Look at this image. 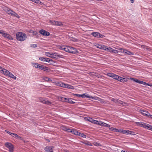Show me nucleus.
<instances>
[{"label": "nucleus", "mask_w": 152, "mask_h": 152, "mask_svg": "<svg viewBox=\"0 0 152 152\" xmlns=\"http://www.w3.org/2000/svg\"><path fill=\"white\" fill-rule=\"evenodd\" d=\"M26 35L24 33L18 32L16 33V38L18 41H23L26 39Z\"/></svg>", "instance_id": "obj_1"}, {"label": "nucleus", "mask_w": 152, "mask_h": 152, "mask_svg": "<svg viewBox=\"0 0 152 152\" xmlns=\"http://www.w3.org/2000/svg\"><path fill=\"white\" fill-rule=\"evenodd\" d=\"M0 34H2L4 37L7 38L9 40H12L13 39L10 35L5 32V31L3 30H0Z\"/></svg>", "instance_id": "obj_2"}, {"label": "nucleus", "mask_w": 152, "mask_h": 152, "mask_svg": "<svg viewBox=\"0 0 152 152\" xmlns=\"http://www.w3.org/2000/svg\"><path fill=\"white\" fill-rule=\"evenodd\" d=\"M5 146L9 149V152H13L14 148L13 145L10 143L6 142L5 144Z\"/></svg>", "instance_id": "obj_3"}, {"label": "nucleus", "mask_w": 152, "mask_h": 152, "mask_svg": "<svg viewBox=\"0 0 152 152\" xmlns=\"http://www.w3.org/2000/svg\"><path fill=\"white\" fill-rule=\"evenodd\" d=\"M60 87L63 88H67L69 89H73L74 88V87L69 84L61 82L60 86Z\"/></svg>", "instance_id": "obj_4"}, {"label": "nucleus", "mask_w": 152, "mask_h": 152, "mask_svg": "<svg viewBox=\"0 0 152 152\" xmlns=\"http://www.w3.org/2000/svg\"><path fill=\"white\" fill-rule=\"evenodd\" d=\"M91 34L97 38H102L105 37L104 35L101 34L99 32H92Z\"/></svg>", "instance_id": "obj_5"}, {"label": "nucleus", "mask_w": 152, "mask_h": 152, "mask_svg": "<svg viewBox=\"0 0 152 152\" xmlns=\"http://www.w3.org/2000/svg\"><path fill=\"white\" fill-rule=\"evenodd\" d=\"M111 99L112 101L115 103H117L119 104H122L123 105H125L126 104V103L125 102H124L118 99H115L113 98H112Z\"/></svg>", "instance_id": "obj_6"}, {"label": "nucleus", "mask_w": 152, "mask_h": 152, "mask_svg": "<svg viewBox=\"0 0 152 152\" xmlns=\"http://www.w3.org/2000/svg\"><path fill=\"white\" fill-rule=\"evenodd\" d=\"M107 75L116 80H117L119 76L112 73H107Z\"/></svg>", "instance_id": "obj_7"}, {"label": "nucleus", "mask_w": 152, "mask_h": 152, "mask_svg": "<svg viewBox=\"0 0 152 152\" xmlns=\"http://www.w3.org/2000/svg\"><path fill=\"white\" fill-rule=\"evenodd\" d=\"M39 32L41 34L44 36H48L50 35V34L49 32L43 29L40 30L39 31Z\"/></svg>", "instance_id": "obj_8"}, {"label": "nucleus", "mask_w": 152, "mask_h": 152, "mask_svg": "<svg viewBox=\"0 0 152 152\" xmlns=\"http://www.w3.org/2000/svg\"><path fill=\"white\" fill-rule=\"evenodd\" d=\"M50 22H51L52 24L53 25L60 26H62L63 25L62 23L60 21H56L55 20H50Z\"/></svg>", "instance_id": "obj_9"}, {"label": "nucleus", "mask_w": 152, "mask_h": 152, "mask_svg": "<svg viewBox=\"0 0 152 152\" xmlns=\"http://www.w3.org/2000/svg\"><path fill=\"white\" fill-rule=\"evenodd\" d=\"M0 72L3 73L4 75L6 76L9 75L10 73L8 70L6 69L2 68V69L0 70Z\"/></svg>", "instance_id": "obj_10"}, {"label": "nucleus", "mask_w": 152, "mask_h": 152, "mask_svg": "<svg viewBox=\"0 0 152 152\" xmlns=\"http://www.w3.org/2000/svg\"><path fill=\"white\" fill-rule=\"evenodd\" d=\"M140 112L142 114L148 117L149 115H150V113H148V111L144 110H140Z\"/></svg>", "instance_id": "obj_11"}, {"label": "nucleus", "mask_w": 152, "mask_h": 152, "mask_svg": "<svg viewBox=\"0 0 152 152\" xmlns=\"http://www.w3.org/2000/svg\"><path fill=\"white\" fill-rule=\"evenodd\" d=\"M40 99L41 102L45 104L49 105H50L51 104V102L43 98H41Z\"/></svg>", "instance_id": "obj_12"}, {"label": "nucleus", "mask_w": 152, "mask_h": 152, "mask_svg": "<svg viewBox=\"0 0 152 152\" xmlns=\"http://www.w3.org/2000/svg\"><path fill=\"white\" fill-rule=\"evenodd\" d=\"M136 124L137 126L143 127L145 129L147 124L142 122H136Z\"/></svg>", "instance_id": "obj_13"}, {"label": "nucleus", "mask_w": 152, "mask_h": 152, "mask_svg": "<svg viewBox=\"0 0 152 152\" xmlns=\"http://www.w3.org/2000/svg\"><path fill=\"white\" fill-rule=\"evenodd\" d=\"M53 147L47 146L45 148V150L46 152H53Z\"/></svg>", "instance_id": "obj_14"}, {"label": "nucleus", "mask_w": 152, "mask_h": 152, "mask_svg": "<svg viewBox=\"0 0 152 152\" xmlns=\"http://www.w3.org/2000/svg\"><path fill=\"white\" fill-rule=\"evenodd\" d=\"M4 10L7 12L8 14L12 15V13H13V11L10 8L8 7H6L5 8Z\"/></svg>", "instance_id": "obj_15"}, {"label": "nucleus", "mask_w": 152, "mask_h": 152, "mask_svg": "<svg viewBox=\"0 0 152 152\" xmlns=\"http://www.w3.org/2000/svg\"><path fill=\"white\" fill-rule=\"evenodd\" d=\"M69 53L72 54H77L78 53V51L77 50L76 48L72 47V48H71Z\"/></svg>", "instance_id": "obj_16"}, {"label": "nucleus", "mask_w": 152, "mask_h": 152, "mask_svg": "<svg viewBox=\"0 0 152 152\" xmlns=\"http://www.w3.org/2000/svg\"><path fill=\"white\" fill-rule=\"evenodd\" d=\"M69 53L72 54H77L78 53V51L77 50L76 48L72 47V48H71Z\"/></svg>", "instance_id": "obj_17"}, {"label": "nucleus", "mask_w": 152, "mask_h": 152, "mask_svg": "<svg viewBox=\"0 0 152 152\" xmlns=\"http://www.w3.org/2000/svg\"><path fill=\"white\" fill-rule=\"evenodd\" d=\"M33 66L37 69H41L42 65L39 64L38 63H34L32 64Z\"/></svg>", "instance_id": "obj_18"}, {"label": "nucleus", "mask_w": 152, "mask_h": 152, "mask_svg": "<svg viewBox=\"0 0 152 152\" xmlns=\"http://www.w3.org/2000/svg\"><path fill=\"white\" fill-rule=\"evenodd\" d=\"M118 81H120L122 82H125L127 81V80L124 78H123L122 77L118 76V78L117 80Z\"/></svg>", "instance_id": "obj_19"}, {"label": "nucleus", "mask_w": 152, "mask_h": 152, "mask_svg": "<svg viewBox=\"0 0 152 152\" xmlns=\"http://www.w3.org/2000/svg\"><path fill=\"white\" fill-rule=\"evenodd\" d=\"M40 69L45 71H46L47 72H49L50 70L49 68L42 65L41 66V67Z\"/></svg>", "instance_id": "obj_20"}, {"label": "nucleus", "mask_w": 152, "mask_h": 152, "mask_svg": "<svg viewBox=\"0 0 152 152\" xmlns=\"http://www.w3.org/2000/svg\"><path fill=\"white\" fill-rule=\"evenodd\" d=\"M123 53L129 55H134V53L133 52L126 49L123 50Z\"/></svg>", "instance_id": "obj_21"}, {"label": "nucleus", "mask_w": 152, "mask_h": 152, "mask_svg": "<svg viewBox=\"0 0 152 152\" xmlns=\"http://www.w3.org/2000/svg\"><path fill=\"white\" fill-rule=\"evenodd\" d=\"M69 131V132H71L73 134L78 135L79 132L76 129H72V130L70 129Z\"/></svg>", "instance_id": "obj_22"}, {"label": "nucleus", "mask_w": 152, "mask_h": 152, "mask_svg": "<svg viewBox=\"0 0 152 152\" xmlns=\"http://www.w3.org/2000/svg\"><path fill=\"white\" fill-rule=\"evenodd\" d=\"M39 59L42 61L44 62H47L48 61V58H44L43 57H40L39 58Z\"/></svg>", "instance_id": "obj_23"}, {"label": "nucleus", "mask_w": 152, "mask_h": 152, "mask_svg": "<svg viewBox=\"0 0 152 152\" xmlns=\"http://www.w3.org/2000/svg\"><path fill=\"white\" fill-rule=\"evenodd\" d=\"M53 58H58V53H53L52 57H51Z\"/></svg>", "instance_id": "obj_24"}, {"label": "nucleus", "mask_w": 152, "mask_h": 152, "mask_svg": "<svg viewBox=\"0 0 152 152\" xmlns=\"http://www.w3.org/2000/svg\"><path fill=\"white\" fill-rule=\"evenodd\" d=\"M13 137H14L15 138L18 139V138H19L20 140H22V138L20 137L19 136H18V134L15 133L12 134V136Z\"/></svg>", "instance_id": "obj_25"}, {"label": "nucleus", "mask_w": 152, "mask_h": 152, "mask_svg": "<svg viewBox=\"0 0 152 152\" xmlns=\"http://www.w3.org/2000/svg\"><path fill=\"white\" fill-rule=\"evenodd\" d=\"M129 130H122L121 133L125 134H129Z\"/></svg>", "instance_id": "obj_26"}, {"label": "nucleus", "mask_w": 152, "mask_h": 152, "mask_svg": "<svg viewBox=\"0 0 152 152\" xmlns=\"http://www.w3.org/2000/svg\"><path fill=\"white\" fill-rule=\"evenodd\" d=\"M43 79L44 80L48 82H50L52 81V80L51 79L47 77H44L43 78Z\"/></svg>", "instance_id": "obj_27"}, {"label": "nucleus", "mask_w": 152, "mask_h": 152, "mask_svg": "<svg viewBox=\"0 0 152 152\" xmlns=\"http://www.w3.org/2000/svg\"><path fill=\"white\" fill-rule=\"evenodd\" d=\"M66 102H68L70 104H74L75 103V102L73 101H72V99L71 98H68L67 100V101H66Z\"/></svg>", "instance_id": "obj_28"}, {"label": "nucleus", "mask_w": 152, "mask_h": 152, "mask_svg": "<svg viewBox=\"0 0 152 152\" xmlns=\"http://www.w3.org/2000/svg\"><path fill=\"white\" fill-rule=\"evenodd\" d=\"M130 79L131 80H132L134 82H136L140 84V80H139L136 78H130Z\"/></svg>", "instance_id": "obj_29"}, {"label": "nucleus", "mask_w": 152, "mask_h": 152, "mask_svg": "<svg viewBox=\"0 0 152 152\" xmlns=\"http://www.w3.org/2000/svg\"><path fill=\"white\" fill-rule=\"evenodd\" d=\"M145 129L152 131V126L147 124Z\"/></svg>", "instance_id": "obj_30"}, {"label": "nucleus", "mask_w": 152, "mask_h": 152, "mask_svg": "<svg viewBox=\"0 0 152 152\" xmlns=\"http://www.w3.org/2000/svg\"><path fill=\"white\" fill-rule=\"evenodd\" d=\"M53 53L46 52L45 53V55L46 56L49 57L51 58Z\"/></svg>", "instance_id": "obj_31"}, {"label": "nucleus", "mask_w": 152, "mask_h": 152, "mask_svg": "<svg viewBox=\"0 0 152 152\" xmlns=\"http://www.w3.org/2000/svg\"><path fill=\"white\" fill-rule=\"evenodd\" d=\"M62 129L63 130H64L68 132H69L70 131V129L69 128H67L66 127L64 126H63L62 127Z\"/></svg>", "instance_id": "obj_32"}, {"label": "nucleus", "mask_w": 152, "mask_h": 152, "mask_svg": "<svg viewBox=\"0 0 152 152\" xmlns=\"http://www.w3.org/2000/svg\"><path fill=\"white\" fill-rule=\"evenodd\" d=\"M8 76L10 77H11L15 80L16 79V77L10 72V73Z\"/></svg>", "instance_id": "obj_33"}, {"label": "nucleus", "mask_w": 152, "mask_h": 152, "mask_svg": "<svg viewBox=\"0 0 152 152\" xmlns=\"http://www.w3.org/2000/svg\"><path fill=\"white\" fill-rule=\"evenodd\" d=\"M142 47L144 48V49H146L148 51H151V49L148 47L146 46H143Z\"/></svg>", "instance_id": "obj_34"}, {"label": "nucleus", "mask_w": 152, "mask_h": 152, "mask_svg": "<svg viewBox=\"0 0 152 152\" xmlns=\"http://www.w3.org/2000/svg\"><path fill=\"white\" fill-rule=\"evenodd\" d=\"M78 135L81 136L84 138H86V135L83 133H81L80 132H79Z\"/></svg>", "instance_id": "obj_35"}, {"label": "nucleus", "mask_w": 152, "mask_h": 152, "mask_svg": "<svg viewBox=\"0 0 152 152\" xmlns=\"http://www.w3.org/2000/svg\"><path fill=\"white\" fill-rule=\"evenodd\" d=\"M12 15L16 17L17 18H20V16L18 14L16 13L15 12L13 11V13H12Z\"/></svg>", "instance_id": "obj_36"}, {"label": "nucleus", "mask_w": 152, "mask_h": 152, "mask_svg": "<svg viewBox=\"0 0 152 152\" xmlns=\"http://www.w3.org/2000/svg\"><path fill=\"white\" fill-rule=\"evenodd\" d=\"M84 144L88 146H92V145L89 141L85 142H83Z\"/></svg>", "instance_id": "obj_37"}, {"label": "nucleus", "mask_w": 152, "mask_h": 152, "mask_svg": "<svg viewBox=\"0 0 152 152\" xmlns=\"http://www.w3.org/2000/svg\"><path fill=\"white\" fill-rule=\"evenodd\" d=\"M48 61L47 62H48L51 64H53V63H55V62L53 60L50 59L49 58H48Z\"/></svg>", "instance_id": "obj_38"}, {"label": "nucleus", "mask_w": 152, "mask_h": 152, "mask_svg": "<svg viewBox=\"0 0 152 152\" xmlns=\"http://www.w3.org/2000/svg\"><path fill=\"white\" fill-rule=\"evenodd\" d=\"M107 48H108L107 46L102 45L101 49L104 50H107Z\"/></svg>", "instance_id": "obj_39"}, {"label": "nucleus", "mask_w": 152, "mask_h": 152, "mask_svg": "<svg viewBox=\"0 0 152 152\" xmlns=\"http://www.w3.org/2000/svg\"><path fill=\"white\" fill-rule=\"evenodd\" d=\"M102 126H103L104 127H108V128H110V126L109 125L105 123L104 122H103Z\"/></svg>", "instance_id": "obj_40"}, {"label": "nucleus", "mask_w": 152, "mask_h": 152, "mask_svg": "<svg viewBox=\"0 0 152 152\" xmlns=\"http://www.w3.org/2000/svg\"><path fill=\"white\" fill-rule=\"evenodd\" d=\"M148 83H147L145 82L141 81H140V84H142V85H146V86H148Z\"/></svg>", "instance_id": "obj_41"}, {"label": "nucleus", "mask_w": 152, "mask_h": 152, "mask_svg": "<svg viewBox=\"0 0 152 152\" xmlns=\"http://www.w3.org/2000/svg\"><path fill=\"white\" fill-rule=\"evenodd\" d=\"M113 49L110 47L108 48L107 50L108 51L110 52L113 53Z\"/></svg>", "instance_id": "obj_42"}, {"label": "nucleus", "mask_w": 152, "mask_h": 152, "mask_svg": "<svg viewBox=\"0 0 152 152\" xmlns=\"http://www.w3.org/2000/svg\"><path fill=\"white\" fill-rule=\"evenodd\" d=\"M92 96H90L89 95L86 94H86H85V98H91L92 99Z\"/></svg>", "instance_id": "obj_43"}, {"label": "nucleus", "mask_w": 152, "mask_h": 152, "mask_svg": "<svg viewBox=\"0 0 152 152\" xmlns=\"http://www.w3.org/2000/svg\"><path fill=\"white\" fill-rule=\"evenodd\" d=\"M136 134V133L134 131H130L129 130V134H132V135H135Z\"/></svg>", "instance_id": "obj_44"}, {"label": "nucleus", "mask_w": 152, "mask_h": 152, "mask_svg": "<svg viewBox=\"0 0 152 152\" xmlns=\"http://www.w3.org/2000/svg\"><path fill=\"white\" fill-rule=\"evenodd\" d=\"M99 101L101 103H106L104 99H102L100 98Z\"/></svg>", "instance_id": "obj_45"}, {"label": "nucleus", "mask_w": 152, "mask_h": 152, "mask_svg": "<svg viewBox=\"0 0 152 152\" xmlns=\"http://www.w3.org/2000/svg\"><path fill=\"white\" fill-rule=\"evenodd\" d=\"M103 122L101 121H98V123L97 124L99 125L100 126H102L103 125Z\"/></svg>", "instance_id": "obj_46"}, {"label": "nucleus", "mask_w": 152, "mask_h": 152, "mask_svg": "<svg viewBox=\"0 0 152 152\" xmlns=\"http://www.w3.org/2000/svg\"><path fill=\"white\" fill-rule=\"evenodd\" d=\"M61 82H55V85L56 86H60L61 83Z\"/></svg>", "instance_id": "obj_47"}, {"label": "nucleus", "mask_w": 152, "mask_h": 152, "mask_svg": "<svg viewBox=\"0 0 152 152\" xmlns=\"http://www.w3.org/2000/svg\"><path fill=\"white\" fill-rule=\"evenodd\" d=\"M58 99L59 100L63 102H64V97L60 96L59 97Z\"/></svg>", "instance_id": "obj_48"}, {"label": "nucleus", "mask_w": 152, "mask_h": 152, "mask_svg": "<svg viewBox=\"0 0 152 152\" xmlns=\"http://www.w3.org/2000/svg\"><path fill=\"white\" fill-rule=\"evenodd\" d=\"M100 98L97 97V96H93L92 98V99H95L96 100H97L99 101Z\"/></svg>", "instance_id": "obj_49"}, {"label": "nucleus", "mask_w": 152, "mask_h": 152, "mask_svg": "<svg viewBox=\"0 0 152 152\" xmlns=\"http://www.w3.org/2000/svg\"><path fill=\"white\" fill-rule=\"evenodd\" d=\"M31 48H35L37 47V45L36 44H31L30 45Z\"/></svg>", "instance_id": "obj_50"}, {"label": "nucleus", "mask_w": 152, "mask_h": 152, "mask_svg": "<svg viewBox=\"0 0 152 152\" xmlns=\"http://www.w3.org/2000/svg\"><path fill=\"white\" fill-rule=\"evenodd\" d=\"M121 131L122 130L121 129H118L115 128L114 132H119L121 133Z\"/></svg>", "instance_id": "obj_51"}, {"label": "nucleus", "mask_w": 152, "mask_h": 152, "mask_svg": "<svg viewBox=\"0 0 152 152\" xmlns=\"http://www.w3.org/2000/svg\"><path fill=\"white\" fill-rule=\"evenodd\" d=\"M64 58V56L62 55H59L58 53V58Z\"/></svg>", "instance_id": "obj_52"}, {"label": "nucleus", "mask_w": 152, "mask_h": 152, "mask_svg": "<svg viewBox=\"0 0 152 152\" xmlns=\"http://www.w3.org/2000/svg\"><path fill=\"white\" fill-rule=\"evenodd\" d=\"M5 131L7 133H8V134L11 135L12 136V134L13 133H12L11 132H10L8 131L7 130H5Z\"/></svg>", "instance_id": "obj_53"}, {"label": "nucleus", "mask_w": 152, "mask_h": 152, "mask_svg": "<svg viewBox=\"0 0 152 152\" xmlns=\"http://www.w3.org/2000/svg\"><path fill=\"white\" fill-rule=\"evenodd\" d=\"M33 34L34 35H36L38 33L37 31H33L32 32Z\"/></svg>", "instance_id": "obj_54"}, {"label": "nucleus", "mask_w": 152, "mask_h": 152, "mask_svg": "<svg viewBox=\"0 0 152 152\" xmlns=\"http://www.w3.org/2000/svg\"><path fill=\"white\" fill-rule=\"evenodd\" d=\"M113 53H118V51L117 50H114V49H113Z\"/></svg>", "instance_id": "obj_55"}, {"label": "nucleus", "mask_w": 152, "mask_h": 152, "mask_svg": "<svg viewBox=\"0 0 152 152\" xmlns=\"http://www.w3.org/2000/svg\"><path fill=\"white\" fill-rule=\"evenodd\" d=\"M102 45H97L96 47L97 48L101 49Z\"/></svg>", "instance_id": "obj_56"}, {"label": "nucleus", "mask_w": 152, "mask_h": 152, "mask_svg": "<svg viewBox=\"0 0 152 152\" xmlns=\"http://www.w3.org/2000/svg\"><path fill=\"white\" fill-rule=\"evenodd\" d=\"M109 128V129L110 130L114 132L115 128L113 127H110Z\"/></svg>", "instance_id": "obj_57"}, {"label": "nucleus", "mask_w": 152, "mask_h": 152, "mask_svg": "<svg viewBox=\"0 0 152 152\" xmlns=\"http://www.w3.org/2000/svg\"><path fill=\"white\" fill-rule=\"evenodd\" d=\"M80 97H81L83 98H85V94H80Z\"/></svg>", "instance_id": "obj_58"}, {"label": "nucleus", "mask_w": 152, "mask_h": 152, "mask_svg": "<svg viewBox=\"0 0 152 152\" xmlns=\"http://www.w3.org/2000/svg\"><path fill=\"white\" fill-rule=\"evenodd\" d=\"M94 120L92 119L91 118H89V119H88V120L90 122H91L93 123V121Z\"/></svg>", "instance_id": "obj_59"}, {"label": "nucleus", "mask_w": 152, "mask_h": 152, "mask_svg": "<svg viewBox=\"0 0 152 152\" xmlns=\"http://www.w3.org/2000/svg\"><path fill=\"white\" fill-rule=\"evenodd\" d=\"M94 144L96 146H100V144L98 142H95Z\"/></svg>", "instance_id": "obj_60"}, {"label": "nucleus", "mask_w": 152, "mask_h": 152, "mask_svg": "<svg viewBox=\"0 0 152 152\" xmlns=\"http://www.w3.org/2000/svg\"><path fill=\"white\" fill-rule=\"evenodd\" d=\"M98 123V121H96L95 120H93V123L95 124H97Z\"/></svg>", "instance_id": "obj_61"}, {"label": "nucleus", "mask_w": 152, "mask_h": 152, "mask_svg": "<svg viewBox=\"0 0 152 152\" xmlns=\"http://www.w3.org/2000/svg\"><path fill=\"white\" fill-rule=\"evenodd\" d=\"M32 1L35 2L36 3H39V1L38 0H32Z\"/></svg>", "instance_id": "obj_62"}, {"label": "nucleus", "mask_w": 152, "mask_h": 152, "mask_svg": "<svg viewBox=\"0 0 152 152\" xmlns=\"http://www.w3.org/2000/svg\"><path fill=\"white\" fill-rule=\"evenodd\" d=\"M73 95L74 96H76L79 97H80V94H73Z\"/></svg>", "instance_id": "obj_63"}, {"label": "nucleus", "mask_w": 152, "mask_h": 152, "mask_svg": "<svg viewBox=\"0 0 152 152\" xmlns=\"http://www.w3.org/2000/svg\"><path fill=\"white\" fill-rule=\"evenodd\" d=\"M68 46H67L65 47V51L66 52H68Z\"/></svg>", "instance_id": "obj_64"}]
</instances>
